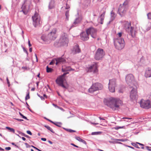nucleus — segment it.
<instances>
[{"mask_svg":"<svg viewBox=\"0 0 151 151\" xmlns=\"http://www.w3.org/2000/svg\"><path fill=\"white\" fill-rule=\"evenodd\" d=\"M127 9L126 7L122 6V5H120L118 10L119 14L121 16H123L125 13Z\"/></svg>","mask_w":151,"mask_h":151,"instance_id":"nucleus-16","label":"nucleus"},{"mask_svg":"<svg viewBox=\"0 0 151 151\" xmlns=\"http://www.w3.org/2000/svg\"><path fill=\"white\" fill-rule=\"evenodd\" d=\"M81 52V50L79 47V46L77 45H75L72 50V53L73 54L78 53Z\"/></svg>","mask_w":151,"mask_h":151,"instance_id":"nucleus-18","label":"nucleus"},{"mask_svg":"<svg viewBox=\"0 0 151 151\" xmlns=\"http://www.w3.org/2000/svg\"><path fill=\"white\" fill-rule=\"evenodd\" d=\"M56 63V58L52 60V61L50 63V65H52L53 64H54V63L55 64V63Z\"/></svg>","mask_w":151,"mask_h":151,"instance_id":"nucleus-30","label":"nucleus"},{"mask_svg":"<svg viewBox=\"0 0 151 151\" xmlns=\"http://www.w3.org/2000/svg\"><path fill=\"white\" fill-rule=\"evenodd\" d=\"M148 19H151V12L147 14Z\"/></svg>","mask_w":151,"mask_h":151,"instance_id":"nucleus-37","label":"nucleus"},{"mask_svg":"<svg viewBox=\"0 0 151 151\" xmlns=\"http://www.w3.org/2000/svg\"><path fill=\"white\" fill-rule=\"evenodd\" d=\"M137 143V144H139L140 145H141L142 146H143V144H141V143Z\"/></svg>","mask_w":151,"mask_h":151,"instance_id":"nucleus-64","label":"nucleus"},{"mask_svg":"<svg viewBox=\"0 0 151 151\" xmlns=\"http://www.w3.org/2000/svg\"><path fill=\"white\" fill-rule=\"evenodd\" d=\"M105 13L106 11H104L103 13L100 15L99 17V18L101 20L100 23L101 24H102L103 23V21L104 18Z\"/></svg>","mask_w":151,"mask_h":151,"instance_id":"nucleus-21","label":"nucleus"},{"mask_svg":"<svg viewBox=\"0 0 151 151\" xmlns=\"http://www.w3.org/2000/svg\"><path fill=\"white\" fill-rule=\"evenodd\" d=\"M106 104L113 110H115L122 105V102L119 98L112 97L107 101Z\"/></svg>","mask_w":151,"mask_h":151,"instance_id":"nucleus-1","label":"nucleus"},{"mask_svg":"<svg viewBox=\"0 0 151 151\" xmlns=\"http://www.w3.org/2000/svg\"><path fill=\"white\" fill-rule=\"evenodd\" d=\"M6 128L9 130L10 132H13L14 133L15 130L14 129L9 127H6Z\"/></svg>","mask_w":151,"mask_h":151,"instance_id":"nucleus-26","label":"nucleus"},{"mask_svg":"<svg viewBox=\"0 0 151 151\" xmlns=\"http://www.w3.org/2000/svg\"><path fill=\"white\" fill-rule=\"evenodd\" d=\"M22 139L24 141H25L26 140V138L24 137H22Z\"/></svg>","mask_w":151,"mask_h":151,"instance_id":"nucleus-60","label":"nucleus"},{"mask_svg":"<svg viewBox=\"0 0 151 151\" xmlns=\"http://www.w3.org/2000/svg\"><path fill=\"white\" fill-rule=\"evenodd\" d=\"M32 147H33L35 149H36V150H37L39 151H42V150H41L38 149V148H37V147L34 146H32Z\"/></svg>","mask_w":151,"mask_h":151,"instance_id":"nucleus-42","label":"nucleus"},{"mask_svg":"<svg viewBox=\"0 0 151 151\" xmlns=\"http://www.w3.org/2000/svg\"><path fill=\"white\" fill-rule=\"evenodd\" d=\"M32 18L33 21V24L35 27L40 24V17L38 13H35Z\"/></svg>","mask_w":151,"mask_h":151,"instance_id":"nucleus-9","label":"nucleus"},{"mask_svg":"<svg viewBox=\"0 0 151 151\" xmlns=\"http://www.w3.org/2000/svg\"><path fill=\"white\" fill-rule=\"evenodd\" d=\"M5 149L7 150H11V148L10 147H6Z\"/></svg>","mask_w":151,"mask_h":151,"instance_id":"nucleus-41","label":"nucleus"},{"mask_svg":"<svg viewBox=\"0 0 151 151\" xmlns=\"http://www.w3.org/2000/svg\"><path fill=\"white\" fill-rule=\"evenodd\" d=\"M80 142H82L83 143L85 144H86V142L85 140H83V139H81V140L80 141Z\"/></svg>","mask_w":151,"mask_h":151,"instance_id":"nucleus-43","label":"nucleus"},{"mask_svg":"<svg viewBox=\"0 0 151 151\" xmlns=\"http://www.w3.org/2000/svg\"><path fill=\"white\" fill-rule=\"evenodd\" d=\"M147 150H148L149 151H151V149H150L149 148V147H147Z\"/></svg>","mask_w":151,"mask_h":151,"instance_id":"nucleus-55","label":"nucleus"},{"mask_svg":"<svg viewBox=\"0 0 151 151\" xmlns=\"http://www.w3.org/2000/svg\"><path fill=\"white\" fill-rule=\"evenodd\" d=\"M32 48H30L29 49V51L30 52H32Z\"/></svg>","mask_w":151,"mask_h":151,"instance_id":"nucleus-61","label":"nucleus"},{"mask_svg":"<svg viewBox=\"0 0 151 151\" xmlns=\"http://www.w3.org/2000/svg\"><path fill=\"white\" fill-rule=\"evenodd\" d=\"M11 144H12V145H15V146H16V147H18V146H17V145H15L14 143V142H12V143H11Z\"/></svg>","mask_w":151,"mask_h":151,"instance_id":"nucleus-54","label":"nucleus"},{"mask_svg":"<svg viewBox=\"0 0 151 151\" xmlns=\"http://www.w3.org/2000/svg\"><path fill=\"white\" fill-rule=\"evenodd\" d=\"M74 69H73L72 68L68 66L66 67V68L65 69L63 68L62 69V70L63 72L66 71H73L74 70Z\"/></svg>","mask_w":151,"mask_h":151,"instance_id":"nucleus-23","label":"nucleus"},{"mask_svg":"<svg viewBox=\"0 0 151 151\" xmlns=\"http://www.w3.org/2000/svg\"><path fill=\"white\" fill-rule=\"evenodd\" d=\"M23 49L24 51V52H25L26 53L28 54V52H27V50H26L24 48H23Z\"/></svg>","mask_w":151,"mask_h":151,"instance_id":"nucleus-48","label":"nucleus"},{"mask_svg":"<svg viewBox=\"0 0 151 151\" xmlns=\"http://www.w3.org/2000/svg\"><path fill=\"white\" fill-rule=\"evenodd\" d=\"M28 45H29V47H30L32 45H31V44H30V41H29V40H28Z\"/></svg>","mask_w":151,"mask_h":151,"instance_id":"nucleus-47","label":"nucleus"},{"mask_svg":"<svg viewBox=\"0 0 151 151\" xmlns=\"http://www.w3.org/2000/svg\"><path fill=\"white\" fill-rule=\"evenodd\" d=\"M104 55L105 52L103 50L99 48L96 52L94 58L96 60H99L102 59Z\"/></svg>","mask_w":151,"mask_h":151,"instance_id":"nucleus-5","label":"nucleus"},{"mask_svg":"<svg viewBox=\"0 0 151 151\" xmlns=\"http://www.w3.org/2000/svg\"><path fill=\"white\" fill-rule=\"evenodd\" d=\"M65 59L62 57H60L56 58V63L55 64L57 65L59 63L65 62Z\"/></svg>","mask_w":151,"mask_h":151,"instance_id":"nucleus-20","label":"nucleus"},{"mask_svg":"<svg viewBox=\"0 0 151 151\" xmlns=\"http://www.w3.org/2000/svg\"><path fill=\"white\" fill-rule=\"evenodd\" d=\"M41 39L45 42H47L50 40L48 35H43L41 37Z\"/></svg>","mask_w":151,"mask_h":151,"instance_id":"nucleus-22","label":"nucleus"},{"mask_svg":"<svg viewBox=\"0 0 151 151\" xmlns=\"http://www.w3.org/2000/svg\"><path fill=\"white\" fill-rule=\"evenodd\" d=\"M21 116H22V117L23 118V119H27V118L26 117L24 116L22 114V115Z\"/></svg>","mask_w":151,"mask_h":151,"instance_id":"nucleus-45","label":"nucleus"},{"mask_svg":"<svg viewBox=\"0 0 151 151\" xmlns=\"http://www.w3.org/2000/svg\"><path fill=\"white\" fill-rule=\"evenodd\" d=\"M130 97L132 100H135L137 98V91L136 89L134 88L132 90Z\"/></svg>","mask_w":151,"mask_h":151,"instance_id":"nucleus-17","label":"nucleus"},{"mask_svg":"<svg viewBox=\"0 0 151 151\" xmlns=\"http://www.w3.org/2000/svg\"><path fill=\"white\" fill-rule=\"evenodd\" d=\"M129 1V0H126L124 2L123 4L122 5V6L126 7V6L128 5Z\"/></svg>","mask_w":151,"mask_h":151,"instance_id":"nucleus-25","label":"nucleus"},{"mask_svg":"<svg viewBox=\"0 0 151 151\" xmlns=\"http://www.w3.org/2000/svg\"><path fill=\"white\" fill-rule=\"evenodd\" d=\"M69 132H75V131H74V130H71V129H70V130H69Z\"/></svg>","mask_w":151,"mask_h":151,"instance_id":"nucleus-57","label":"nucleus"},{"mask_svg":"<svg viewBox=\"0 0 151 151\" xmlns=\"http://www.w3.org/2000/svg\"><path fill=\"white\" fill-rule=\"evenodd\" d=\"M65 16L66 17L67 20H68L69 16V11H67L66 12Z\"/></svg>","mask_w":151,"mask_h":151,"instance_id":"nucleus-28","label":"nucleus"},{"mask_svg":"<svg viewBox=\"0 0 151 151\" xmlns=\"http://www.w3.org/2000/svg\"><path fill=\"white\" fill-rule=\"evenodd\" d=\"M35 90V88H32L31 89V90L32 91H34Z\"/></svg>","mask_w":151,"mask_h":151,"instance_id":"nucleus-62","label":"nucleus"},{"mask_svg":"<svg viewBox=\"0 0 151 151\" xmlns=\"http://www.w3.org/2000/svg\"><path fill=\"white\" fill-rule=\"evenodd\" d=\"M98 71L97 64L96 63H94V64L91 65L88 68V72L97 73Z\"/></svg>","mask_w":151,"mask_h":151,"instance_id":"nucleus-12","label":"nucleus"},{"mask_svg":"<svg viewBox=\"0 0 151 151\" xmlns=\"http://www.w3.org/2000/svg\"><path fill=\"white\" fill-rule=\"evenodd\" d=\"M52 69L49 68L48 66H47V72L48 73L52 71Z\"/></svg>","mask_w":151,"mask_h":151,"instance_id":"nucleus-34","label":"nucleus"},{"mask_svg":"<svg viewBox=\"0 0 151 151\" xmlns=\"http://www.w3.org/2000/svg\"><path fill=\"white\" fill-rule=\"evenodd\" d=\"M57 32V30L56 28L53 29L48 35L49 39L52 40L55 39L57 37L56 33Z\"/></svg>","mask_w":151,"mask_h":151,"instance_id":"nucleus-13","label":"nucleus"},{"mask_svg":"<svg viewBox=\"0 0 151 151\" xmlns=\"http://www.w3.org/2000/svg\"><path fill=\"white\" fill-rule=\"evenodd\" d=\"M126 81L128 84H130L134 81V77L131 74L127 75L126 77Z\"/></svg>","mask_w":151,"mask_h":151,"instance_id":"nucleus-14","label":"nucleus"},{"mask_svg":"<svg viewBox=\"0 0 151 151\" xmlns=\"http://www.w3.org/2000/svg\"><path fill=\"white\" fill-rule=\"evenodd\" d=\"M111 18L112 20L114 19L115 17V14L114 12H112L111 13Z\"/></svg>","mask_w":151,"mask_h":151,"instance_id":"nucleus-32","label":"nucleus"},{"mask_svg":"<svg viewBox=\"0 0 151 151\" xmlns=\"http://www.w3.org/2000/svg\"><path fill=\"white\" fill-rule=\"evenodd\" d=\"M69 73L68 72L64 73L63 75L60 76L56 80V83L59 86H60L64 88H66V87L63 85V82L64 80V76L67 74Z\"/></svg>","mask_w":151,"mask_h":151,"instance_id":"nucleus-6","label":"nucleus"},{"mask_svg":"<svg viewBox=\"0 0 151 151\" xmlns=\"http://www.w3.org/2000/svg\"><path fill=\"white\" fill-rule=\"evenodd\" d=\"M81 39L83 41H87L89 39V35L87 32H84L81 33L80 35Z\"/></svg>","mask_w":151,"mask_h":151,"instance_id":"nucleus-15","label":"nucleus"},{"mask_svg":"<svg viewBox=\"0 0 151 151\" xmlns=\"http://www.w3.org/2000/svg\"><path fill=\"white\" fill-rule=\"evenodd\" d=\"M124 28L126 31L132 37H134L135 36V32L134 30V28L131 26V23L126 22L124 23Z\"/></svg>","mask_w":151,"mask_h":151,"instance_id":"nucleus-2","label":"nucleus"},{"mask_svg":"<svg viewBox=\"0 0 151 151\" xmlns=\"http://www.w3.org/2000/svg\"><path fill=\"white\" fill-rule=\"evenodd\" d=\"M140 105L141 107L145 109H148L151 107L150 102L149 100L145 101L142 99L140 101Z\"/></svg>","mask_w":151,"mask_h":151,"instance_id":"nucleus-8","label":"nucleus"},{"mask_svg":"<svg viewBox=\"0 0 151 151\" xmlns=\"http://www.w3.org/2000/svg\"><path fill=\"white\" fill-rule=\"evenodd\" d=\"M114 44L117 49L121 50L124 47L125 43L123 38H117L114 40Z\"/></svg>","mask_w":151,"mask_h":151,"instance_id":"nucleus-3","label":"nucleus"},{"mask_svg":"<svg viewBox=\"0 0 151 151\" xmlns=\"http://www.w3.org/2000/svg\"><path fill=\"white\" fill-rule=\"evenodd\" d=\"M101 132H93L91 134L92 135H98L99 134L101 133Z\"/></svg>","mask_w":151,"mask_h":151,"instance_id":"nucleus-35","label":"nucleus"},{"mask_svg":"<svg viewBox=\"0 0 151 151\" xmlns=\"http://www.w3.org/2000/svg\"><path fill=\"white\" fill-rule=\"evenodd\" d=\"M122 119H131L132 118H129L127 117H123L122 118Z\"/></svg>","mask_w":151,"mask_h":151,"instance_id":"nucleus-56","label":"nucleus"},{"mask_svg":"<svg viewBox=\"0 0 151 151\" xmlns=\"http://www.w3.org/2000/svg\"><path fill=\"white\" fill-rule=\"evenodd\" d=\"M146 78L151 77V69L150 68H147L145 71V74Z\"/></svg>","mask_w":151,"mask_h":151,"instance_id":"nucleus-19","label":"nucleus"},{"mask_svg":"<svg viewBox=\"0 0 151 151\" xmlns=\"http://www.w3.org/2000/svg\"><path fill=\"white\" fill-rule=\"evenodd\" d=\"M127 139H114V142H115L116 143H119V144H122L121 142H119L118 141H120L122 142H124L125 141H126Z\"/></svg>","mask_w":151,"mask_h":151,"instance_id":"nucleus-24","label":"nucleus"},{"mask_svg":"<svg viewBox=\"0 0 151 151\" xmlns=\"http://www.w3.org/2000/svg\"><path fill=\"white\" fill-rule=\"evenodd\" d=\"M116 80L115 79H113L109 80V89L111 92H114L115 91V87L116 86Z\"/></svg>","mask_w":151,"mask_h":151,"instance_id":"nucleus-11","label":"nucleus"},{"mask_svg":"<svg viewBox=\"0 0 151 151\" xmlns=\"http://www.w3.org/2000/svg\"><path fill=\"white\" fill-rule=\"evenodd\" d=\"M6 79L7 81V83L8 85V86L9 87L10 86V82L9 81L8 77H7Z\"/></svg>","mask_w":151,"mask_h":151,"instance_id":"nucleus-39","label":"nucleus"},{"mask_svg":"<svg viewBox=\"0 0 151 151\" xmlns=\"http://www.w3.org/2000/svg\"><path fill=\"white\" fill-rule=\"evenodd\" d=\"M134 146L137 148H139L137 144H135Z\"/></svg>","mask_w":151,"mask_h":151,"instance_id":"nucleus-51","label":"nucleus"},{"mask_svg":"<svg viewBox=\"0 0 151 151\" xmlns=\"http://www.w3.org/2000/svg\"><path fill=\"white\" fill-rule=\"evenodd\" d=\"M150 26L148 27L147 30V31L149 30H150Z\"/></svg>","mask_w":151,"mask_h":151,"instance_id":"nucleus-59","label":"nucleus"},{"mask_svg":"<svg viewBox=\"0 0 151 151\" xmlns=\"http://www.w3.org/2000/svg\"><path fill=\"white\" fill-rule=\"evenodd\" d=\"M35 55L36 57V61L37 62H38V59H37V55L36 54H35Z\"/></svg>","mask_w":151,"mask_h":151,"instance_id":"nucleus-53","label":"nucleus"},{"mask_svg":"<svg viewBox=\"0 0 151 151\" xmlns=\"http://www.w3.org/2000/svg\"><path fill=\"white\" fill-rule=\"evenodd\" d=\"M27 133L28 134L31 135H32V132L30 131H29V130L27 131Z\"/></svg>","mask_w":151,"mask_h":151,"instance_id":"nucleus-40","label":"nucleus"},{"mask_svg":"<svg viewBox=\"0 0 151 151\" xmlns=\"http://www.w3.org/2000/svg\"><path fill=\"white\" fill-rule=\"evenodd\" d=\"M54 124L58 127H61L62 124V123L60 122H57L56 123H54Z\"/></svg>","mask_w":151,"mask_h":151,"instance_id":"nucleus-33","label":"nucleus"},{"mask_svg":"<svg viewBox=\"0 0 151 151\" xmlns=\"http://www.w3.org/2000/svg\"><path fill=\"white\" fill-rule=\"evenodd\" d=\"M29 91H28L27 93V95L25 97V100H27V99H29Z\"/></svg>","mask_w":151,"mask_h":151,"instance_id":"nucleus-31","label":"nucleus"},{"mask_svg":"<svg viewBox=\"0 0 151 151\" xmlns=\"http://www.w3.org/2000/svg\"><path fill=\"white\" fill-rule=\"evenodd\" d=\"M71 145L73 146H74L76 147H78V146L75 145V144H71Z\"/></svg>","mask_w":151,"mask_h":151,"instance_id":"nucleus-52","label":"nucleus"},{"mask_svg":"<svg viewBox=\"0 0 151 151\" xmlns=\"http://www.w3.org/2000/svg\"><path fill=\"white\" fill-rule=\"evenodd\" d=\"M87 32L89 35L90 34L91 36L93 38H96L97 36V30L93 27H91L86 29Z\"/></svg>","mask_w":151,"mask_h":151,"instance_id":"nucleus-10","label":"nucleus"},{"mask_svg":"<svg viewBox=\"0 0 151 151\" xmlns=\"http://www.w3.org/2000/svg\"><path fill=\"white\" fill-rule=\"evenodd\" d=\"M90 5L89 3V2H87V4L86 5V6H85V7H87V6H89Z\"/></svg>","mask_w":151,"mask_h":151,"instance_id":"nucleus-49","label":"nucleus"},{"mask_svg":"<svg viewBox=\"0 0 151 151\" xmlns=\"http://www.w3.org/2000/svg\"><path fill=\"white\" fill-rule=\"evenodd\" d=\"M69 8H70L69 6V5H68L67 4H66V7H65V9H69Z\"/></svg>","mask_w":151,"mask_h":151,"instance_id":"nucleus-46","label":"nucleus"},{"mask_svg":"<svg viewBox=\"0 0 151 151\" xmlns=\"http://www.w3.org/2000/svg\"><path fill=\"white\" fill-rule=\"evenodd\" d=\"M45 127L48 130L50 131L51 132H52V133H54L52 129L49 126L45 125Z\"/></svg>","mask_w":151,"mask_h":151,"instance_id":"nucleus-27","label":"nucleus"},{"mask_svg":"<svg viewBox=\"0 0 151 151\" xmlns=\"http://www.w3.org/2000/svg\"><path fill=\"white\" fill-rule=\"evenodd\" d=\"M124 126H122V127L117 126L116 127H114L113 128V129H114L116 130H118V129H120L124 128Z\"/></svg>","mask_w":151,"mask_h":151,"instance_id":"nucleus-29","label":"nucleus"},{"mask_svg":"<svg viewBox=\"0 0 151 151\" xmlns=\"http://www.w3.org/2000/svg\"><path fill=\"white\" fill-rule=\"evenodd\" d=\"M122 32H119V33H118V34L117 35L119 37L118 38H121V37H122Z\"/></svg>","mask_w":151,"mask_h":151,"instance_id":"nucleus-36","label":"nucleus"},{"mask_svg":"<svg viewBox=\"0 0 151 151\" xmlns=\"http://www.w3.org/2000/svg\"><path fill=\"white\" fill-rule=\"evenodd\" d=\"M76 139L78 140L80 142L81 140L82 139H81L80 137H76Z\"/></svg>","mask_w":151,"mask_h":151,"instance_id":"nucleus-38","label":"nucleus"},{"mask_svg":"<svg viewBox=\"0 0 151 151\" xmlns=\"http://www.w3.org/2000/svg\"><path fill=\"white\" fill-rule=\"evenodd\" d=\"M68 42V35L65 33L63 32L61 35L58 43L61 45H65L67 44Z\"/></svg>","mask_w":151,"mask_h":151,"instance_id":"nucleus-4","label":"nucleus"},{"mask_svg":"<svg viewBox=\"0 0 151 151\" xmlns=\"http://www.w3.org/2000/svg\"><path fill=\"white\" fill-rule=\"evenodd\" d=\"M41 139L43 141H45L46 140V139L45 138H42Z\"/></svg>","mask_w":151,"mask_h":151,"instance_id":"nucleus-50","label":"nucleus"},{"mask_svg":"<svg viewBox=\"0 0 151 151\" xmlns=\"http://www.w3.org/2000/svg\"><path fill=\"white\" fill-rule=\"evenodd\" d=\"M22 68L24 69L27 70V67H22Z\"/></svg>","mask_w":151,"mask_h":151,"instance_id":"nucleus-58","label":"nucleus"},{"mask_svg":"<svg viewBox=\"0 0 151 151\" xmlns=\"http://www.w3.org/2000/svg\"><path fill=\"white\" fill-rule=\"evenodd\" d=\"M4 149L2 148L1 147H0V150L1 151H4Z\"/></svg>","mask_w":151,"mask_h":151,"instance_id":"nucleus-63","label":"nucleus"},{"mask_svg":"<svg viewBox=\"0 0 151 151\" xmlns=\"http://www.w3.org/2000/svg\"><path fill=\"white\" fill-rule=\"evenodd\" d=\"M102 85L100 83H95L93 84L91 88L89 89L88 91L90 93H92L94 91L100 89Z\"/></svg>","mask_w":151,"mask_h":151,"instance_id":"nucleus-7","label":"nucleus"},{"mask_svg":"<svg viewBox=\"0 0 151 151\" xmlns=\"http://www.w3.org/2000/svg\"><path fill=\"white\" fill-rule=\"evenodd\" d=\"M90 123H91V124H92L94 125H97V124H99L98 123H93V122H90Z\"/></svg>","mask_w":151,"mask_h":151,"instance_id":"nucleus-44","label":"nucleus"}]
</instances>
